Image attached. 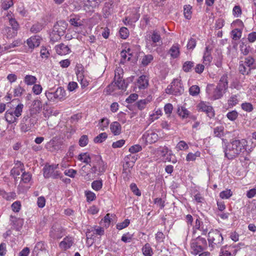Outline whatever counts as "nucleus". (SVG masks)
<instances>
[{
	"label": "nucleus",
	"instance_id": "f257e3e1",
	"mask_svg": "<svg viewBox=\"0 0 256 256\" xmlns=\"http://www.w3.org/2000/svg\"><path fill=\"white\" fill-rule=\"evenodd\" d=\"M252 148H248V141L246 139L233 140L229 143L225 144L224 148V156L228 160H233L246 152L250 154Z\"/></svg>",
	"mask_w": 256,
	"mask_h": 256
},
{
	"label": "nucleus",
	"instance_id": "79ce46f5",
	"mask_svg": "<svg viewBox=\"0 0 256 256\" xmlns=\"http://www.w3.org/2000/svg\"><path fill=\"white\" fill-rule=\"evenodd\" d=\"M200 152L198 151L196 152L195 153L189 152L186 156V160L187 162L194 161L196 158L200 157Z\"/></svg>",
	"mask_w": 256,
	"mask_h": 256
},
{
	"label": "nucleus",
	"instance_id": "cd10ccee",
	"mask_svg": "<svg viewBox=\"0 0 256 256\" xmlns=\"http://www.w3.org/2000/svg\"><path fill=\"white\" fill-rule=\"evenodd\" d=\"M192 253L194 255H196L200 252H202L204 250V248L195 240L191 244Z\"/></svg>",
	"mask_w": 256,
	"mask_h": 256
},
{
	"label": "nucleus",
	"instance_id": "b1692460",
	"mask_svg": "<svg viewBox=\"0 0 256 256\" xmlns=\"http://www.w3.org/2000/svg\"><path fill=\"white\" fill-rule=\"evenodd\" d=\"M240 100V94H232L228 100V104L229 108H232L236 106Z\"/></svg>",
	"mask_w": 256,
	"mask_h": 256
},
{
	"label": "nucleus",
	"instance_id": "2eb2a0df",
	"mask_svg": "<svg viewBox=\"0 0 256 256\" xmlns=\"http://www.w3.org/2000/svg\"><path fill=\"white\" fill-rule=\"evenodd\" d=\"M61 141L56 138H53L46 144V148L52 152H56L61 148Z\"/></svg>",
	"mask_w": 256,
	"mask_h": 256
},
{
	"label": "nucleus",
	"instance_id": "603ef678",
	"mask_svg": "<svg viewBox=\"0 0 256 256\" xmlns=\"http://www.w3.org/2000/svg\"><path fill=\"white\" fill-rule=\"evenodd\" d=\"M240 51L242 54L244 56H246L248 54L250 50V46L246 44H245L244 43L242 42V44L240 46Z\"/></svg>",
	"mask_w": 256,
	"mask_h": 256
},
{
	"label": "nucleus",
	"instance_id": "e433bc0d",
	"mask_svg": "<svg viewBox=\"0 0 256 256\" xmlns=\"http://www.w3.org/2000/svg\"><path fill=\"white\" fill-rule=\"evenodd\" d=\"M214 136L218 138H222L224 136V128L222 126H216L214 129Z\"/></svg>",
	"mask_w": 256,
	"mask_h": 256
},
{
	"label": "nucleus",
	"instance_id": "49530a36",
	"mask_svg": "<svg viewBox=\"0 0 256 256\" xmlns=\"http://www.w3.org/2000/svg\"><path fill=\"white\" fill-rule=\"evenodd\" d=\"M110 123V120L107 118H103L100 120L99 123V128L101 130H104L106 128L108 127Z\"/></svg>",
	"mask_w": 256,
	"mask_h": 256
},
{
	"label": "nucleus",
	"instance_id": "f3484780",
	"mask_svg": "<svg viewBox=\"0 0 256 256\" xmlns=\"http://www.w3.org/2000/svg\"><path fill=\"white\" fill-rule=\"evenodd\" d=\"M64 230L60 227L52 226L50 232V236L54 239H59L64 236Z\"/></svg>",
	"mask_w": 256,
	"mask_h": 256
},
{
	"label": "nucleus",
	"instance_id": "a211bd4d",
	"mask_svg": "<svg viewBox=\"0 0 256 256\" xmlns=\"http://www.w3.org/2000/svg\"><path fill=\"white\" fill-rule=\"evenodd\" d=\"M216 88L221 90L224 93L226 92L228 88V75L226 74H223L221 76Z\"/></svg>",
	"mask_w": 256,
	"mask_h": 256
},
{
	"label": "nucleus",
	"instance_id": "bf43d9fd",
	"mask_svg": "<svg viewBox=\"0 0 256 256\" xmlns=\"http://www.w3.org/2000/svg\"><path fill=\"white\" fill-rule=\"evenodd\" d=\"M232 195L230 190H226L220 193V196L222 199H228Z\"/></svg>",
	"mask_w": 256,
	"mask_h": 256
},
{
	"label": "nucleus",
	"instance_id": "a18cd8bd",
	"mask_svg": "<svg viewBox=\"0 0 256 256\" xmlns=\"http://www.w3.org/2000/svg\"><path fill=\"white\" fill-rule=\"evenodd\" d=\"M242 30L238 28L233 30L231 32L232 38L233 40H236L242 36Z\"/></svg>",
	"mask_w": 256,
	"mask_h": 256
},
{
	"label": "nucleus",
	"instance_id": "4c0bfd02",
	"mask_svg": "<svg viewBox=\"0 0 256 256\" xmlns=\"http://www.w3.org/2000/svg\"><path fill=\"white\" fill-rule=\"evenodd\" d=\"M192 6L190 5H185L184 7V14L186 18L190 20L192 18Z\"/></svg>",
	"mask_w": 256,
	"mask_h": 256
},
{
	"label": "nucleus",
	"instance_id": "20e7f679",
	"mask_svg": "<svg viewBox=\"0 0 256 256\" xmlns=\"http://www.w3.org/2000/svg\"><path fill=\"white\" fill-rule=\"evenodd\" d=\"M256 68L255 60L251 56H248L244 58H240L238 64V71L242 75L250 74L252 70Z\"/></svg>",
	"mask_w": 256,
	"mask_h": 256
},
{
	"label": "nucleus",
	"instance_id": "bb28decb",
	"mask_svg": "<svg viewBox=\"0 0 256 256\" xmlns=\"http://www.w3.org/2000/svg\"><path fill=\"white\" fill-rule=\"evenodd\" d=\"M114 6L112 3L106 2L102 8L104 14L106 18L112 14L114 12Z\"/></svg>",
	"mask_w": 256,
	"mask_h": 256
},
{
	"label": "nucleus",
	"instance_id": "9b49d317",
	"mask_svg": "<svg viewBox=\"0 0 256 256\" xmlns=\"http://www.w3.org/2000/svg\"><path fill=\"white\" fill-rule=\"evenodd\" d=\"M142 140L146 144H153L158 139V134L154 130H148L145 132L142 136Z\"/></svg>",
	"mask_w": 256,
	"mask_h": 256
},
{
	"label": "nucleus",
	"instance_id": "6e6552de",
	"mask_svg": "<svg viewBox=\"0 0 256 256\" xmlns=\"http://www.w3.org/2000/svg\"><path fill=\"white\" fill-rule=\"evenodd\" d=\"M94 160L95 162L91 168L92 172L97 173L98 175L100 176L106 172L107 168L106 164L102 160L99 155L94 156Z\"/></svg>",
	"mask_w": 256,
	"mask_h": 256
},
{
	"label": "nucleus",
	"instance_id": "5fc2aeb1",
	"mask_svg": "<svg viewBox=\"0 0 256 256\" xmlns=\"http://www.w3.org/2000/svg\"><path fill=\"white\" fill-rule=\"evenodd\" d=\"M54 170L48 166H46L44 168V176L45 178H51Z\"/></svg>",
	"mask_w": 256,
	"mask_h": 256
},
{
	"label": "nucleus",
	"instance_id": "8fccbe9b",
	"mask_svg": "<svg viewBox=\"0 0 256 256\" xmlns=\"http://www.w3.org/2000/svg\"><path fill=\"white\" fill-rule=\"evenodd\" d=\"M84 68L80 64H78L76 67V74L77 76V78H80L81 76H84Z\"/></svg>",
	"mask_w": 256,
	"mask_h": 256
},
{
	"label": "nucleus",
	"instance_id": "f704fd0d",
	"mask_svg": "<svg viewBox=\"0 0 256 256\" xmlns=\"http://www.w3.org/2000/svg\"><path fill=\"white\" fill-rule=\"evenodd\" d=\"M70 24L74 27H82L84 26V22L80 18L75 16L70 20Z\"/></svg>",
	"mask_w": 256,
	"mask_h": 256
},
{
	"label": "nucleus",
	"instance_id": "7c9ffc66",
	"mask_svg": "<svg viewBox=\"0 0 256 256\" xmlns=\"http://www.w3.org/2000/svg\"><path fill=\"white\" fill-rule=\"evenodd\" d=\"M142 250L144 256H152L153 254L152 249L148 243L146 244L143 246Z\"/></svg>",
	"mask_w": 256,
	"mask_h": 256
},
{
	"label": "nucleus",
	"instance_id": "7ed1b4c3",
	"mask_svg": "<svg viewBox=\"0 0 256 256\" xmlns=\"http://www.w3.org/2000/svg\"><path fill=\"white\" fill-rule=\"evenodd\" d=\"M45 96L50 102H62L66 98V92L62 86L58 87L56 90L50 88L45 92Z\"/></svg>",
	"mask_w": 256,
	"mask_h": 256
},
{
	"label": "nucleus",
	"instance_id": "0e129e2a",
	"mask_svg": "<svg viewBox=\"0 0 256 256\" xmlns=\"http://www.w3.org/2000/svg\"><path fill=\"white\" fill-rule=\"evenodd\" d=\"M119 32L121 38L123 39H126L129 36V30L125 27L122 28Z\"/></svg>",
	"mask_w": 256,
	"mask_h": 256
},
{
	"label": "nucleus",
	"instance_id": "ea45409f",
	"mask_svg": "<svg viewBox=\"0 0 256 256\" xmlns=\"http://www.w3.org/2000/svg\"><path fill=\"white\" fill-rule=\"evenodd\" d=\"M2 196L7 200H11L16 198V195L14 192H6L5 190L2 191Z\"/></svg>",
	"mask_w": 256,
	"mask_h": 256
},
{
	"label": "nucleus",
	"instance_id": "0eeeda50",
	"mask_svg": "<svg viewBox=\"0 0 256 256\" xmlns=\"http://www.w3.org/2000/svg\"><path fill=\"white\" fill-rule=\"evenodd\" d=\"M66 26V23L64 21L58 22L54 26L52 33L50 35L51 40L56 41L60 39V36L64 34Z\"/></svg>",
	"mask_w": 256,
	"mask_h": 256
},
{
	"label": "nucleus",
	"instance_id": "09e8293b",
	"mask_svg": "<svg viewBox=\"0 0 256 256\" xmlns=\"http://www.w3.org/2000/svg\"><path fill=\"white\" fill-rule=\"evenodd\" d=\"M150 102V100L148 98L141 100L137 102L138 108L140 110H142Z\"/></svg>",
	"mask_w": 256,
	"mask_h": 256
},
{
	"label": "nucleus",
	"instance_id": "4468645a",
	"mask_svg": "<svg viewBox=\"0 0 256 256\" xmlns=\"http://www.w3.org/2000/svg\"><path fill=\"white\" fill-rule=\"evenodd\" d=\"M100 0H84V8L86 12H92L98 7Z\"/></svg>",
	"mask_w": 256,
	"mask_h": 256
},
{
	"label": "nucleus",
	"instance_id": "393cba45",
	"mask_svg": "<svg viewBox=\"0 0 256 256\" xmlns=\"http://www.w3.org/2000/svg\"><path fill=\"white\" fill-rule=\"evenodd\" d=\"M137 159L138 155L136 154L131 153L130 154L128 155L124 158L126 166H127L128 167L132 168Z\"/></svg>",
	"mask_w": 256,
	"mask_h": 256
},
{
	"label": "nucleus",
	"instance_id": "473e14b6",
	"mask_svg": "<svg viewBox=\"0 0 256 256\" xmlns=\"http://www.w3.org/2000/svg\"><path fill=\"white\" fill-rule=\"evenodd\" d=\"M78 159L86 164H90V157L87 152L81 153L78 157Z\"/></svg>",
	"mask_w": 256,
	"mask_h": 256
},
{
	"label": "nucleus",
	"instance_id": "6e6d98bb",
	"mask_svg": "<svg viewBox=\"0 0 256 256\" xmlns=\"http://www.w3.org/2000/svg\"><path fill=\"white\" fill-rule=\"evenodd\" d=\"M108 137V134L106 132H102L99 134L94 139V142L96 143H100L103 142Z\"/></svg>",
	"mask_w": 256,
	"mask_h": 256
},
{
	"label": "nucleus",
	"instance_id": "423d86ee",
	"mask_svg": "<svg viewBox=\"0 0 256 256\" xmlns=\"http://www.w3.org/2000/svg\"><path fill=\"white\" fill-rule=\"evenodd\" d=\"M184 92V88L181 80L178 78L174 80L171 84L166 89V92L168 94L179 96Z\"/></svg>",
	"mask_w": 256,
	"mask_h": 256
},
{
	"label": "nucleus",
	"instance_id": "9d476101",
	"mask_svg": "<svg viewBox=\"0 0 256 256\" xmlns=\"http://www.w3.org/2000/svg\"><path fill=\"white\" fill-rule=\"evenodd\" d=\"M198 111L204 112L208 116L212 118L214 116L215 114L213 108L208 102H201L197 106Z\"/></svg>",
	"mask_w": 256,
	"mask_h": 256
},
{
	"label": "nucleus",
	"instance_id": "f8f14e48",
	"mask_svg": "<svg viewBox=\"0 0 256 256\" xmlns=\"http://www.w3.org/2000/svg\"><path fill=\"white\" fill-rule=\"evenodd\" d=\"M122 72V70L119 68L115 70L114 85L118 89L126 90L128 84L125 82L124 80L120 76V72Z\"/></svg>",
	"mask_w": 256,
	"mask_h": 256
},
{
	"label": "nucleus",
	"instance_id": "412c9836",
	"mask_svg": "<svg viewBox=\"0 0 256 256\" xmlns=\"http://www.w3.org/2000/svg\"><path fill=\"white\" fill-rule=\"evenodd\" d=\"M10 24L12 30V34H8V38H12L16 36L18 30L19 28V24L14 18H10L9 20Z\"/></svg>",
	"mask_w": 256,
	"mask_h": 256
},
{
	"label": "nucleus",
	"instance_id": "4be33fe9",
	"mask_svg": "<svg viewBox=\"0 0 256 256\" xmlns=\"http://www.w3.org/2000/svg\"><path fill=\"white\" fill-rule=\"evenodd\" d=\"M110 130L114 136H118L122 132V126L118 122H114L110 124Z\"/></svg>",
	"mask_w": 256,
	"mask_h": 256
},
{
	"label": "nucleus",
	"instance_id": "864d4df0",
	"mask_svg": "<svg viewBox=\"0 0 256 256\" xmlns=\"http://www.w3.org/2000/svg\"><path fill=\"white\" fill-rule=\"evenodd\" d=\"M28 116H25L23 118L21 122V130L24 132H28L30 130V127L27 126L26 121L28 120Z\"/></svg>",
	"mask_w": 256,
	"mask_h": 256
},
{
	"label": "nucleus",
	"instance_id": "e2e57ef3",
	"mask_svg": "<svg viewBox=\"0 0 256 256\" xmlns=\"http://www.w3.org/2000/svg\"><path fill=\"white\" fill-rule=\"evenodd\" d=\"M130 222L128 219H126L122 222L118 223L116 226V228L118 230H122L126 228L130 224Z\"/></svg>",
	"mask_w": 256,
	"mask_h": 256
},
{
	"label": "nucleus",
	"instance_id": "c85d7f7f",
	"mask_svg": "<svg viewBox=\"0 0 256 256\" xmlns=\"http://www.w3.org/2000/svg\"><path fill=\"white\" fill-rule=\"evenodd\" d=\"M177 112L182 118H187L190 116V112L184 106H178Z\"/></svg>",
	"mask_w": 256,
	"mask_h": 256
},
{
	"label": "nucleus",
	"instance_id": "5701e85b",
	"mask_svg": "<svg viewBox=\"0 0 256 256\" xmlns=\"http://www.w3.org/2000/svg\"><path fill=\"white\" fill-rule=\"evenodd\" d=\"M46 247L47 245L44 242H38L34 246L33 252L36 254V255H38L40 252H44L48 253Z\"/></svg>",
	"mask_w": 256,
	"mask_h": 256
},
{
	"label": "nucleus",
	"instance_id": "ddd939ff",
	"mask_svg": "<svg viewBox=\"0 0 256 256\" xmlns=\"http://www.w3.org/2000/svg\"><path fill=\"white\" fill-rule=\"evenodd\" d=\"M74 240L72 236H66L59 244V248L62 251L70 249L74 244Z\"/></svg>",
	"mask_w": 256,
	"mask_h": 256
},
{
	"label": "nucleus",
	"instance_id": "39448f33",
	"mask_svg": "<svg viewBox=\"0 0 256 256\" xmlns=\"http://www.w3.org/2000/svg\"><path fill=\"white\" fill-rule=\"evenodd\" d=\"M209 246L212 250L219 247L224 240L222 234L217 230H212L208 235Z\"/></svg>",
	"mask_w": 256,
	"mask_h": 256
},
{
	"label": "nucleus",
	"instance_id": "680f3d73",
	"mask_svg": "<svg viewBox=\"0 0 256 256\" xmlns=\"http://www.w3.org/2000/svg\"><path fill=\"white\" fill-rule=\"evenodd\" d=\"M238 112L236 110L230 112L226 114V117L231 121L235 120L238 118Z\"/></svg>",
	"mask_w": 256,
	"mask_h": 256
},
{
	"label": "nucleus",
	"instance_id": "37998d69",
	"mask_svg": "<svg viewBox=\"0 0 256 256\" xmlns=\"http://www.w3.org/2000/svg\"><path fill=\"white\" fill-rule=\"evenodd\" d=\"M154 57L152 54L144 55L142 60V64L144 66H147L153 60Z\"/></svg>",
	"mask_w": 256,
	"mask_h": 256
},
{
	"label": "nucleus",
	"instance_id": "13d9d810",
	"mask_svg": "<svg viewBox=\"0 0 256 256\" xmlns=\"http://www.w3.org/2000/svg\"><path fill=\"white\" fill-rule=\"evenodd\" d=\"M22 172L21 180L26 184L30 182L32 178V175L29 172H26L24 170Z\"/></svg>",
	"mask_w": 256,
	"mask_h": 256
},
{
	"label": "nucleus",
	"instance_id": "c9c22d12",
	"mask_svg": "<svg viewBox=\"0 0 256 256\" xmlns=\"http://www.w3.org/2000/svg\"><path fill=\"white\" fill-rule=\"evenodd\" d=\"M212 57L208 52V48L206 46L203 56V63L205 65L209 64L212 62Z\"/></svg>",
	"mask_w": 256,
	"mask_h": 256
},
{
	"label": "nucleus",
	"instance_id": "dca6fc26",
	"mask_svg": "<svg viewBox=\"0 0 256 256\" xmlns=\"http://www.w3.org/2000/svg\"><path fill=\"white\" fill-rule=\"evenodd\" d=\"M26 44L29 50H30V52H32L35 48L40 46V38L39 36H32L27 40Z\"/></svg>",
	"mask_w": 256,
	"mask_h": 256
},
{
	"label": "nucleus",
	"instance_id": "aec40b11",
	"mask_svg": "<svg viewBox=\"0 0 256 256\" xmlns=\"http://www.w3.org/2000/svg\"><path fill=\"white\" fill-rule=\"evenodd\" d=\"M54 48L56 53L60 56L66 55L70 52L69 47L62 43L56 46Z\"/></svg>",
	"mask_w": 256,
	"mask_h": 256
},
{
	"label": "nucleus",
	"instance_id": "69168bd1",
	"mask_svg": "<svg viewBox=\"0 0 256 256\" xmlns=\"http://www.w3.org/2000/svg\"><path fill=\"white\" fill-rule=\"evenodd\" d=\"M14 4L12 0H6L4 1L2 4V8L4 10H8Z\"/></svg>",
	"mask_w": 256,
	"mask_h": 256
},
{
	"label": "nucleus",
	"instance_id": "a19ab883",
	"mask_svg": "<svg viewBox=\"0 0 256 256\" xmlns=\"http://www.w3.org/2000/svg\"><path fill=\"white\" fill-rule=\"evenodd\" d=\"M156 152L158 154L162 156H165L169 152H172L166 146L159 147L157 148Z\"/></svg>",
	"mask_w": 256,
	"mask_h": 256
},
{
	"label": "nucleus",
	"instance_id": "052dcab7",
	"mask_svg": "<svg viewBox=\"0 0 256 256\" xmlns=\"http://www.w3.org/2000/svg\"><path fill=\"white\" fill-rule=\"evenodd\" d=\"M24 89L20 86L18 85L14 88V96L16 97L20 96L24 92Z\"/></svg>",
	"mask_w": 256,
	"mask_h": 256
},
{
	"label": "nucleus",
	"instance_id": "1a4fd4ad",
	"mask_svg": "<svg viewBox=\"0 0 256 256\" xmlns=\"http://www.w3.org/2000/svg\"><path fill=\"white\" fill-rule=\"evenodd\" d=\"M238 250V245H226L220 248V256H235Z\"/></svg>",
	"mask_w": 256,
	"mask_h": 256
},
{
	"label": "nucleus",
	"instance_id": "c03bdc74",
	"mask_svg": "<svg viewBox=\"0 0 256 256\" xmlns=\"http://www.w3.org/2000/svg\"><path fill=\"white\" fill-rule=\"evenodd\" d=\"M194 66V62L192 61H186L182 65V70L184 72H190Z\"/></svg>",
	"mask_w": 256,
	"mask_h": 256
},
{
	"label": "nucleus",
	"instance_id": "f03ea898",
	"mask_svg": "<svg viewBox=\"0 0 256 256\" xmlns=\"http://www.w3.org/2000/svg\"><path fill=\"white\" fill-rule=\"evenodd\" d=\"M16 101H19V100H13L12 102L8 104V106L10 108L5 113L6 120L10 124L16 123L18 118L22 115L23 110L24 106L22 104L19 103L16 106L12 104Z\"/></svg>",
	"mask_w": 256,
	"mask_h": 256
},
{
	"label": "nucleus",
	"instance_id": "c756f323",
	"mask_svg": "<svg viewBox=\"0 0 256 256\" xmlns=\"http://www.w3.org/2000/svg\"><path fill=\"white\" fill-rule=\"evenodd\" d=\"M37 78L35 76L27 74L24 78V81L28 86L34 85L36 82Z\"/></svg>",
	"mask_w": 256,
	"mask_h": 256
},
{
	"label": "nucleus",
	"instance_id": "58836bf2",
	"mask_svg": "<svg viewBox=\"0 0 256 256\" xmlns=\"http://www.w3.org/2000/svg\"><path fill=\"white\" fill-rule=\"evenodd\" d=\"M188 144L184 140H180L176 146L175 149L178 152L180 150H186L188 149Z\"/></svg>",
	"mask_w": 256,
	"mask_h": 256
},
{
	"label": "nucleus",
	"instance_id": "72a5a7b5",
	"mask_svg": "<svg viewBox=\"0 0 256 256\" xmlns=\"http://www.w3.org/2000/svg\"><path fill=\"white\" fill-rule=\"evenodd\" d=\"M224 93L218 88H216L210 96L211 99L212 100H216L220 98Z\"/></svg>",
	"mask_w": 256,
	"mask_h": 256
},
{
	"label": "nucleus",
	"instance_id": "774afa93",
	"mask_svg": "<svg viewBox=\"0 0 256 256\" xmlns=\"http://www.w3.org/2000/svg\"><path fill=\"white\" fill-rule=\"evenodd\" d=\"M42 90V88L40 84H34L32 88V90L33 92L36 94H40Z\"/></svg>",
	"mask_w": 256,
	"mask_h": 256
},
{
	"label": "nucleus",
	"instance_id": "3c124183",
	"mask_svg": "<svg viewBox=\"0 0 256 256\" xmlns=\"http://www.w3.org/2000/svg\"><path fill=\"white\" fill-rule=\"evenodd\" d=\"M200 92V88L198 86L196 85H193L189 88V92L191 96H198Z\"/></svg>",
	"mask_w": 256,
	"mask_h": 256
},
{
	"label": "nucleus",
	"instance_id": "338daca9",
	"mask_svg": "<svg viewBox=\"0 0 256 256\" xmlns=\"http://www.w3.org/2000/svg\"><path fill=\"white\" fill-rule=\"evenodd\" d=\"M88 142V138L86 135L82 136L79 140V145L82 147H84L87 145Z\"/></svg>",
	"mask_w": 256,
	"mask_h": 256
},
{
	"label": "nucleus",
	"instance_id": "4d7b16f0",
	"mask_svg": "<svg viewBox=\"0 0 256 256\" xmlns=\"http://www.w3.org/2000/svg\"><path fill=\"white\" fill-rule=\"evenodd\" d=\"M241 108L242 110L248 112H252L254 109L252 104L246 102L242 103Z\"/></svg>",
	"mask_w": 256,
	"mask_h": 256
},
{
	"label": "nucleus",
	"instance_id": "a878e982",
	"mask_svg": "<svg viewBox=\"0 0 256 256\" xmlns=\"http://www.w3.org/2000/svg\"><path fill=\"white\" fill-rule=\"evenodd\" d=\"M180 46L178 44H175L172 45L168 51L171 57L172 58H178L180 54Z\"/></svg>",
	"mask_w": 256,
	"mask_h": 256
},
{
	"label": "nucleus",
	"instance_id": "2f4dec72",
	"mask_svg": "<svg viewBox=\"0 0 256 256\" xmlns=\"http://www.w3.org/2000/svg\"><path fill=\"white\" fill-rule=\"evenodd\" d=\"M130 49H128V52L126 50H122L120 52V63L124 64L126 62L130 60L132 54L130 53Z\"/></svg>",
	"mask_w": 256,
	"mask_h": 256
},
{
	"label": "nucleus",
	"instance_id": "de8ad7c7",
	"mask_svg": "<svg viewBox=\"0 0 256 256\" xmlns=\"http://www.w3.org/2000/svg\"><path fill=\"white\" fill-rule=\"evenodd\" d=\"M102 181L100 180H96L92 183V188L96 191H98L102 188Z\"/></svg>",
	"mask_w": 256,
	"mask_h": 256
},
{
	"label": "nucleus",
	"instance_id": "6ab92c4d",
	"mask_svg": "<svg viewBox=\"0 0 256 256\" xmlns=\"http://www.w3.org/2000/svg\"><path fill=\"white\" fill-rule=\"evenodd\" d=\"M136 86L140 90H144L148 86V78L146 75L140 76L138 80Z\"/></svg>",
	"mask_w": 256,
	"mask_h": 256
}]
</instances>
